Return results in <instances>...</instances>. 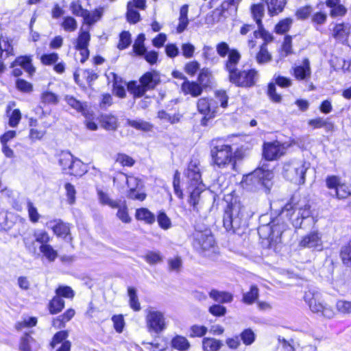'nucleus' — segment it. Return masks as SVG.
I'll return each instance as SVG.
<instances>
[{"instance_id": "obj_38", "label": "nucleus", "mask_w": 351, "mask_h": 351, "mask_svg": "<svg viewBox=\"0 0 351 351\" xmlns=\"http://www.w3.org/2000/svg\"><path fill=\"white\" fill-rule=\"evenodd\" d=\"M64 307V301L56 295L49 303V310L51 314L60 313Z\"/></svg>"}, {"instance_id": "obj_28", "label": "nucleus", "mask_w": 351, "mask_h": 351, "mask_svg": "<svg viewBox=\"0 0 351 351\" xmlns=\"http://www.w3.org/2000/svg\"><path fill=\"white\" fill-rule=\"evenodd\" d=\"M308 125L314 129L324 128L326 132L332 131L334 125L328 119L317 117L308 121Z\"/></svg>"}, {"instance_id": "obj_29", "label": "nucleus", "mask_w": 351, "mask_h": 351, "mask_svg": "<svg viewBox=\"0 0 351 351\" xmlns=\"http://www.w3.org/2000/svg\"><path fill=\"white\" fill-rule=\"evenodd\" d=\"M16 66H20L30 75H32L35 71V69L31 63V59L27 56H21L17 58L12 64V67H15Z\"/></svg>"}, {"instance_id": "obj_18", "label": "nucleus", "mask_w": 351, "mask_h": 351, "mask_svg": "<svg viewBox=\"0 0 351 351\" xmlns=\"http://www.w3.org/2000/svg\"><path fill=\"white\" fill-rule=\"evenodd\" d=\"M263 230H269L270 233L268 236L269 240V245L271 246L273 243H278L281 242V235L283 232L282 228L278 225H266L263 226L259 229V232Z\"/></svg>"}, {"instance_id": "obj_22", "label": "nucleus", "mask_w": 351, "mask_h": 351, "mask_svg": "<svg viewBox=\"0 0 351 351\" xmlns=\"http://www.w3.org/2000/svg\"><path fill=\"white\" fill-rule=\"evenodd\" d=\"M187 177L189 180V186L193 188L199 186V184H203L201 180L199 169L193 164H190L187 170Z\"/></svg>"}, {"instance_id": "obj_24", "label": "nucleus", "mask_w": 351, "mask_h": 351, "mask_svg": "<svg viewBox=\"0 0 351 351\" xmlns=\"http://www.w3.org/2000/svg\"><path fill=\"white\" fill-rule=\"evenodd\" d=\"M182 90L185 95L197 97L201 95L202 88L199 84L185 80L182 84Z\"/></svg>"}, {"instance_id": "obj_54", "label": "nucleus", "mask_w": 351, "mask_h": 351, "mask_svg": "<svg viewBox=\"0 0 351 351\" xmlns=\"http://www.w3.org/2000/svg\"><path fill=\"white\" fill-rule=\"evenodd\" d=\"M340 255L343 264L351 266V241L342 247Z\"/></svg>"}, {"instance_id": "obj_58", "label": "nucleus", "mask_w": 351, "mask_h": 351, "mask_svg": "<svg viewBox=\"0 0 351 351\" xmlns=\"http://www.w3.org/2000/svg\"><path fill=\"white\" fill-rule=\"evenodd\" d=\"M145 261L150 264L154 265L162 261V256L159 252L149 251L145 256Z\"/></svg>"}, {"instance_id": "obj_23", "label": "nucleus", "mask_w": 351, "mask_h": 351, "mask_svg": "<svg viewBox=\"0 0 351 351\" xmlns=\"http://www.w3.org/2000/svg\"><path fill=\"white\" fill-rule=\"evenodd\" d=\"M190 193L189 202L193 206L194 210H198L197 205L200 199V195L204 190V185L199 184V186H193V188H188Z\"/></svg>"}, {"instance_id": "obj_7", "label": "nucleus", "mask_w": 351, "mask_h": 351, "mask_svg": "<svg viewBox=\"0 0 351 351\" xmlns=\"http://www.w3.org/2000/svg\"><path fill=\"white\" fill-rule=\"evenodd\" d=\"M244 223V208L240 204H231L225 212L223 226L228 231L234 232Z\"/></svg>"}, {"instance_id": "obj_13", "label": "nucleus", "mask_w": 351, "mask_h": 351, "mask_svg": "<svg viewBox=\"0 0 351 351\" xmlns=\"http://www.w3.org/2000/svg\"><path fill=\"white\" fill-rule=\"evenodd\" d=\"M193 245L203 251L209 250L215 245V240L210 230L196 231L194 233Z\"/></svg>"}, {"instance_id": "obj_41", "label": "nucleus", "mask_w": 351, "mask_h": 351, "mask_svg": "<svg viewBox=\"0 0 351 351\" xmlns=\"http://www.w3.org/2000/svg\"><path fill=\"white\" fill-rule=\"evenodd\" d=\"M136 217L138 220L144 221L152 224L155 221V216L147 208H140L136 212Z\"/></svg>"}, {"instance_id": "obj_2", "label": "nucleus", "mask_w": 351, "mask_h": 351, "mask_svg": "<svg viewBox=\"0 0 351 351\" xmlns=\"http://www.w3.org/2000/svg\"><path fill=\"white\" fill-rule=\"evenodd\" d=\"M282 214L291 221L295 228H300L303 219L311 215V206L305 198L298 199L294 196L284 206Z\"/></svg>"}, {"instance_id": "obj_26", "label": "nucleus", "mask_w": 351, "mask_h": 351, "mask_svg": "<svg viewBox=\"0 0 351 351\" xmlns=\"http://www.w3.org/2000/svg\"><path fill=\"white\" fill-rule=\"evenodd\" d=\"M255 60L258 64L263 65L270 62L272 60V55L268 51L266 44H262L259 51L255 56Z\"/></svg>"}, {"instance_id": "obj_30", "label": "nucleus", "mask_w": 351, "mask_h": 351, "mask_svg": "<svg viewBox=\"0 0 351 351\" xmlns=\"http://www.w3.org/2000/svg\"><path fill=\"white\" fill-rule=\"evenodd\" d=\"M110 76H112V82H113V90L116 95L118 97L123 98L125 95V90L124 88V86L123 85V82L121 79L117 76L114 73H110L109 75H108V78L110 80Z\"/></svg>"}, {"instance_id": "obj_55", "label": "nucleus", "mask_w": 351, "mask_h": 351, "mask_svg": "<svg viewBox=\"0 0 351 351\" xmlns=\"http://www.w3.org/2000/svg\"><path fill=\"white\" fill-rule=\"evenodd\" d=\"M27 210L28 212L29 220L32 223L38 222L40 218V215L38 213L37 208L29 200H28L27 202Z\"/></svg>"}, {"instance_id": "obj_45", "label": "nucleus", "mask_w": 351, "mask_h": 351, "mask_svg": "<svg viewBox=\"0 0 351 351\" xmlns=\"http://www.w3.org/2000/svg\"><path fill=\"white\" fill-rule=\"evenodd\" d=\"M101 123L103 128L106 130H113L117 128V119L112 115H103L101 118Z\"/></svg>"}, {"instance_id": "obj_37", "label": "nucleus", "mask_w": 351, "mask_h": 351, "mask_svg": "<svg viewBox=\"0 0 351 351\" xmlns=\"http://www.w3.org/2000/svg\"><path fill=\"white\" fill-rule=\"evenodd\" d=\"M0 51L1 58H5L13 53V47L10 41L7 37L3 36L0 37Z\"/></svg>"}, {"instance_id": "obj_36", "label": "nucleus", "mask_w": 351, "mask_h": 351, "mask_svg": "<svg viewBox=\"0 0 351 351\" xmlns=\"http://www.w3.org/2000/svg\"><path fill=\"white\" fill-rule=\"evenodd\" d=\"M52 230L56 235L59 237L66 238L70 234V227L68 223L59 220L56 225L52 226Z\"/></svg>"}, {"instance_id": "obj_52", "label": "nucleus", "mask_w": 351, "mask_h": 351, "mask_svg": "<svg viewBox=\"0 0 351 351\" xmlns=\"http://www.w3.org/2000/svg\"><path fill=\"white\" fill-rule=\"evenodd\" d=\"M61 27L66 32H72L77 29V21L72 16H65L63 18Z\"/></svg>"}, {"instance_id": "obj_61", "label": "nucleus", "mask_w": 351, "mask_h": 351, "mask_svg": "<svg viewBox=\"0 0 351 351\" xmlns=\"http://www.w3.org/2000/svg\"><path fill=\"white\" fill-rule=\"evenodd\" d=\"M128 89L134 94V96L141 97L145 94L147 90L141 83L139 84L136 82H131L128 84Z\"/></svg>"}, {"instance_id": "obj_5", "label": "nucleus", "mask_w": 351, "mask_h": 351, "mask_svg": "<svg viewBox=\"0 0 351 351\" xmlns=\"http://www.w3.org/2000/svg\"><path fill=\"white\" fill-rule=\"evenodd\" d=\"M304 300L314 313L320 314L327 319H332L336 315V311L331 306L322 302L321 294L317 291L308 290L305 292Z\"/></svg>"}, {"instance_id": "obj_25", "label": "nucleus", "mask_w": 351, "mask_h": 351, "mask_svg": "<svg viewBox=\"0 0 351 351\" xmlns=\"http://www.w3.org/2000/svg\"><path fill=\"white\" fill-rule=\"evenodd\" d=\"M104 12V8L102 7L96 8L93 12H89L87 10L86 14H84L83 17L84 23L89 26L94 25L96 22L101 19Z\"/></svg>"}, {"instance_id": "obj_39", "label": "nucleus", "mask_w": 351, "mask_h": 351, "mask_svg": "<svg viewBox=\"0 0 351 351\" xmlns=\"http://www.w3.org/2000/svg\"><path fill=\"white\" fill-rule=\"evenodd\" d=\"M171 346L180 351H186L190 348V343L182 336H176L171 341Z\"/></svg>"}, {"instance_id": "obj_17", "label": "nucleus", "mask_w": 351, "mask_h": 351, "mask_svg": "<svg viewBox=\"0 0 351 351\" xmlns=\"http://www.w3.org/2000/svg\"><path fill=\"white\" fill-rule=\"evenodd\" d=\"M135 8L144 10L145 0H132L128 3L127 19L132 23H136L140 21V14L134 9Z\"/></svg>"}, {"instance_id": "obj_35", "label": "nucleus", "mask_w": 351, "mask_h": 351, "mask_svg": "<svg viewBox=\"0 0 351 351\" xmlns=\"http://www.w3.org/2000/svg\"><path fill=\"white\" fill-rule=\"evenodd\" d=\"M286 4L285 0H269L267 2L268 12L271 16L278 14L281 12Z\"/></svg>"}, {"instance_id": "obj_48", "label": "nucleus", "mask_w": 351, "mask_h": 351, "mask_svg": "<svg viewBox=\"0 0 351 351\" xmlns=\"http://www.w3.org/2000/svg\"><path fill=\"white\" fill-rule=\"evenodd\" d=\"M69 173L75 176H82L85 172V168L83 162L74 158L72 165L69 168Z\"/></svg>"}, {"instance_id": "obj_42", "label": "nucleus", "mask_w": 351, "mask_h": 351, "mask_svg": "<svg viewBox=\"0 0 351 351\" xmlns=\"http://www.w3.org/2000/svg\"><path fill=\"white\" fill-rule=\"evenodd\" d=\"M40 101L45 105H56L59 101V98L56 93L45 90L41 93Z\"/></svg>"}, {"instance_id": "obj_51", "label": "nucleus", "mask_w": 351, "mask_h": 351, "mask_svg": "<svg viewBox=\"0 0 351 351\" xmlns=\"http://www.w3.org/2000/svg\"><path fill=\"white\" fill-rule=\"evenodd\" d=\"M258 297V289L256 286L252 285L249 292L243 294V302L247 304H253Z\"/></svg>"}, {"instance_id": "obj_60", "label": "nucleus", "mask_w": 351, "mask_h": 351, "mask_svg": "<svg viewBox=\"0 0 351 351\" xmlns=\"http://www.w3.org/2000/svg\"><path fill=\"white\" fill-rule=\"evenodd\" d=\"M292 24V19L289 18L280 21L275 27V31L277 34H284L287 32Z\"/></svg>"}, {"instance_id": "obj_9", "label": "nucleus", "mask_w": 351, "mask_h": 351, "mask_svg": "<svg viewBox=\"0 0 351 351\" xmlns=\"http://www.w3.org/2000/svg\"><path fill=\"white\" fill-rule=\"evenodd\" d=\"M90 40L89 28H84L83 26L80 29L78 36L75 42V48L79 52L76 58L82 63H84L89 57L88 47Z\"/></svg>"}, {"instance_id": "obj_46", "label": "nucleus", "mask_w": 351, "mask_h": 351, "mask_svg": "<svg viewBox=\"0 0 351 351\" xmlns=\"http://www.w3.org/2000/svg\"><path fill=\"white\" fill-rule=\"evenodd\" d=\"M64 99L71 108L76 110L77 112H82V114L86 112V105L79 100H77L73 97L66 95Z\"/></svg>"}, {"instance_id": "obj_6", "label": "nucleus", "mask_w": 351, "mask_h": 351, "mask_svg": "<svg viewBox=\"0 0 351 351\" xmlns=\"http://www.w3.org/2000/svg\"><path fill=\"white\" fill-rule=\"evenodd\" d=\"M308 169V164L303 160H293L283 165L282 174L288 180L298 184L305 182V174Z\"/></svg>"}, {"instance_id": "obj_56", "label": "nucleus", "mask_w": 351, "mask_h": 351, "mask_svg": "<svg viewBox=\"0 0 351 351\" xmlns=\"http://www.w3.org/2000/svg\"><path fill=\"white\" fill-rule=\"evenodd\" d=\"M202 57L206 62L215 64L217 61V58L215 55L213 49L210 46L205 45L203 47Z\"/></svg>"}, {"instance_id": "obj_16", "label": "nucleus", "mask_w": 351, "mask_h": 351, "mask_svg": "<svg viewBox=\"0 0 351 351\" xmlns=\"http://www.w3.org/2000/svg\"><path fill=\"white\" fill-rule=\"evenodd\" d=\"M350 34L351 25L349 23H337L332 30V36L343 44L348 41Z\"/></svg>"}, {"instance_id": "obj_43", "label": "nucleus", "mask_w": 351, "mask_h": 351, "mask_svg": "<svg viewBox=\"0 0 351 351\" xmlns=\"http://www.w3.org/2000/svg\"><path fill=\"white\" fill-rule=\"evenodd\" d=\"M128 293L129 296L130 306L134 311H139L141 309V304L139 302L136 291L133 287H128Z\"/></svg>"}, {"instance_id": "obj_31", "label": "nucleus", "mask_w": 351, "mask_h": 351, "mask_svg": "<svg viewBox=\"0 0 351 351\" xmlns=\"http://www.w3.org/2000/svg\"><path fill=\"white\" fill-rule=\"evenodd\" d=\"M210 297L215 301L220 303H228L232 302V295L228 292L219 291L213 289L209 293Z\"/></svg>"}, {"instance_id": "obj_47", "label": "nucleus", "mask_w": 351, "mask_h": 351, "mask_svg": "<svg viewBox=\"0 0 351 351\" xmlns=\"http://www.w3.org/2000/svg\"><path fill=\"white\" fill-rule=\"evenodd\" d=\"M40 251L44 256L50 262L54 261L58 256V252L49 244H43L40 247Z\"/></svg>"}, {"instance_id": "obj_34", "label": "nucleus", "mask_w": 351, "mask_h": 351, "mask_svg": "<svg viewBox=\"0 0 351 351\" xmlns=\"http://www.w3.org/2000/svg\"><path fill=\"white\" fill-rule=\"evenodd\" d=\"M38 345L34 339L28 334H25L21 340L19 345L20 351H32L37 349Z\"/></svg>"}, {"instance_id": "obj_21", "label": "nucleus", "mask_w": 351, "mask_h": 351, "mask_svg": "<svg viewBox=\"0 0 351 351\" xmlns=\"http://www.w3.org/2000/svg\"><path fill=\"white\" fill-rule=\"evenodd\" d=\"M326 5L330 8V14L332 17L344 16L347 12L346 7L340 3V0H326Z\"/></svg>"}, {"instance_id": "obj_3", "label": "nucleus", "mask_w": 351, "mask_h": 351, "mask_svg": "<svg viewBox=\"0 0 351 351\" xmlns=\"http://www.w3.org/2000/svg\"><path fill=\"white\" fill-rule=\"evenodd\" d=\"M216 99L202 97L198 99L197 102V108L199 113L204 116L202 120V124H205L204 122L206 119H210L213 118L219 108V103L220 106L226 108L228 105V97L226 93L223 90H218L215 93Z\"/></svg>"}, {"instance_id": "obj_14", "label": "nucleus", "mask_w": 351, "mask_h": 351, "mask_svg": "<svg viewBox=\"0 0 351 351\" xmlns=\"http://www.w3.org/2000/svg\"><path fill=\"white\" fill-rule=\"evenodd\" d=\"M299 245L302 247L321 251L323 249L322 235L317 231H312L302 238Z\"/></svg>"}, {"instance_id": "obj_40", "label": "nucleus", "mask_w": 351, "mask_h": 351, "mask_svg": "<svg viewBox=\"0 0 351 351\" xmlns=\"http://www.w3.org/2000/svg\"><path fill=\"white\" fill-rule=\"evenodd\" d=\"M97 192L99 202L102 205H108L112 208H115L119 206V202L110 199L108 193L106 192L99 189L97 190Z\"/></svg>"}, {"instance_id": "obj_62", "label": "nucleus", "mask_w": 351, "mask_h": 351, "mask_svg": "<svg viewBox=\"0 0 351 351\" xmlns=\"http://www.w3.org/2000/svg\"><path fill=\"white\" fill-rule=\"evenodd\" d=\"M116 162L123 167H132L134 164V160L125 154H118L116 157Z\"/></svg>"}, {"instance_id": "obj_57", "label": "nucleus", "mask_w": 351, "mask_h": 351, "mask_svg": "<svg viewBox=\"0 0 351 351\" xmlns=\"http://www.w3.org/2000/svg\"><path fill=\"white\" fill-rule=\"evenodd\" d=\"M145 39V38L143 34H139L136 39L133 45V50L136 54L143 55L145 53L146 49L144 46Z\"/></svg>"}, {"instance_id": "obj_1", "label": "nucleus", "mask_w": 351, "mask_h": 351, "mask_svg": "<svg viewBox=\"0 0 351 351\" xmlns=\"http://www.w3.org/2000/svg\"><path fill=\"white\" fill-rule=\"evenodd\" d=\"M241 55L234 53L227 63V72L230 82L237 86L250 88L256 85L259 78L258 71L255 69L239 71L237 69Z\"/></svg>"}, {"instance_id": "obj_20", "label": "nucleus", "mask_w": 351, "mask_h": 351, "mask_svg": "<svg viewBox=\"0 0 351 351\" xmlns=\"http://www.w3.org/2000/svg\"><path fill=\"white\" fill-rule=\"evenodd\" d=\"M216 51L217 54L221 58H224L228 56V59L225 61L224 63V68L226 71H227V63L229 61L231 56L235 52L239 55H241L240 52L237 49H230L229 45L226 42L219 43L216 45Z\"/></svg>"}, {"instance_id": "obj_15", "label": "nucleus", "mask_w": 351, "mask_h": 351, "mask_svg": "<svg viewBox=\"0 0 351 351\" xmlns=\"http://www.w3.org/2000/svg\"><path fill=\"white\" fill-rule=\"evenodd\" d=\"M273 174L271 171L261 169L255 170L252 173L247 175L243 180V184H261L265 185V181L272 178Z\"/></svg>"}, {"instance_id": "obj_50", "label": "nucleus", "mask_w": 351, "mask_h": 351, "mask_svg": "<svg viewBox=\"0 0 351 351\" xmlns=\"http://www.w3.org/2000/svg\"><path fill=\"white\" fill-rule=\"evenodd\" d=\"M128 124L130 126H131L136 130H142L144 132L150 131L152 128V125L149 122H147V121H145L141 120V119H139V120L128 119Z\"/></svg>"}, {"instance_id": "obj_10", "label": "nucleus", "mask_w": 351, "mask_h": 351, "mask_svg": "<svg viewBox=\"0 0 351 351\" xmlns=\"http://www.w3.org/2000/svg\"><path fill=\"white\" fill-rule=\"evenodd\" d=\"M326 184L328 189L334 191L333 195L338 199H345L351 195V186L339 176H328Z\"/></svg>"}, {"instance_id": "obj_8", "label": "nucleus", "mask_w": 351, "mask_h": 351, "mask_svg": "<svg viewBox=\"0 0 351 351\" xmlns=\"http://www.w3.org/2000/svg\"><path fill=\"white\" fill-rule=\"evenodd\" d=\"M146 312L145 322L149 332L160 334L167 328V324L162 312L154 308H149Z\"/></svg>"}, {"instance_id": "obj_32", "label": "nucleus", "mask_w": 351, "mask_h": 351, "mask_svg": "<svg viewBox=\"0 0 351 351\" xmlns=\"http://www.w3.org/2000/svg\"><path fill=\"white\" fill-rule=\"evenodd\" d=\"M252 15L257 23L258 27L262 26V19L265 14V5L263 3H259L253 4L251 6Z\"/></svg>"}, {"instance_id": "obj_33", "label": "nucleus", "mask_w": 351, "mask_h": 351, "mask_svg": "<svg viewBox=\"0 0 351 351\" xmlns=\"http://www.w3.org/2000/svg\"><path fill=\"white\" fill-rule=\"evenodd\" d=\"M223 346L221 341L214 338H204L202 348L204 351H218Z\"/></svg>"}, {"instance_id": "obj_19", "label": "nucleus", "mask_w": 351, "mask_h": 351, "mask_svg": "<svg viewBox=\"0 0 351 351\" xmlns=\"http://www.w3.org/2000/svg\"><path fill=\"white\" fill-rule=\"evenodd\" d=\"M160 81L159 74L156 71L147 72L140 79V83L147 90L154 88Z\"/></svg>"}, {"instance_id": "obj_12", "label": "nucleus", "mask_w": 351, "mask_h": 351, "mask_svg": "<svg viewBox=\"0 0 351 351\" xmlns=\"http://www.w3.org/2000/svg\"><path fill=\"white\" fill-rule=\"evenodd\" d=\"M292 75L297 80L308 83L309 90L315 89L313 84L310 82L312 71L308 58H304L300 64L292 67Z\"/></svg>"}, {"instance_id": "obj_27", "label": "nucleus", "mask_w": 351, "mask_h": 351, "mask_svg": "<svg viewBox=\"0 0 351 351\" xmlns=\"http://www.w3.org/2000/svg\"><path fill=\"white\" fill-rule=\"evenodd\" d=\"M188 12L189 5L187 4L183 5L180 10L178 25L176 29L177 32L179 34L183 32L189 25Z\"/></svg>"}, {"instance_id": "obj_11", "label": "nucleus", "mask_w": 351, "mask_h": 351, "mask_svg": "<svg viewBox=\"0 0 351 351\" xmlns=\"http://www.w3.org/2000/svg\"><path fill=\"white\" fill-rule=\"evenodd\" d=\"M289 145L279 141L265 143L263 146V156L267 160H277L283 156Z\"/></svg>"}, {"instance_id": "obj_49", "label": "nucleus", "mask_w": 351, "mask_h": 351, "mask_svg": "<svg viewBox=\"0 0 351 351\" xmlns=\"http://www.w3.org/2000/svg\"><path fill=\"white\" fill-rule=\"evenodd\" d=\"M74 160L73 155L70 152H63L59 155V164L63 170H69Z\"/></svg>"}, {"instance_id": "obj_4", "label": "nucleus", "mask_w": 351, "mask_h": 351, "mask_svg": "<svg viewBox=\"0 0 351 351\" xmlns=\"http://www.w3.org/2000/svg\"><path fill=\"white\" fill-rule=\"evenodd\" d=\"M213 163L220 169L229 167L234 169L236 165L235 156L229 145L217 144L210 150Z\"/></svg>"}, {"instance_id": "obj_59", "label": "nucleus", "mask_w": 351, "mask_h": 351, "mask_svg": "<svg viewBox=\"0 0 351 351\" xmlns=\"http://www.w3.org/2000/svg\"><path fill=\"white\" fill-rule=\"evenodd\" d=\"M56 294L60 298L68 299H73L75 295L73 290L68 286H59L56 290Z\"/></svg>"}, {"instance_id": "obj_63", "label": "nucleus", "mask_w": 351, "mask_h": 351, "mask_svg": "<svg viewBox=\"0 0 351 351\" xmlns=\"http://www.w3.org/2000/svg\"><path fill=\"white\" fill-rule=\"evenodd\" d=\"M70 8L74 15L82 17H84L87 11V10H85L82 8V5L78 1H72L70 5Z\"/></svg>"}, {"instance_id": "obj_64", "label": "nucleus", "mask_w": 351, "mask_h": 351, "mask_svg": "<svg viewBox=\"0 0 351 351\" xmlns=\"http://www.w3.org/2000/svg\"><path fill=\"white\" fill-rule=\"evenodd\" d=\"M131 43V36L128 32H123L120 34L119 43L118 48L119 49H124L127 48Z\"/></svg>"}, {"instance_id": "obj_53", "label": "nucleus", "mask_w": 351, "mask_h": 351, "mask_svg": "<svg viewBox=\"0 0 351 351\" xmlns=\"http://www.w3.org/2000/svg\"><path fill=\"white\" fill-rule=\"evenodd\" d=\"M293 53L292 51V44H291V37L286 36L284 39L281 50L279 54V58L281 60L285 57Z\"/></svg>"}, {"instance_id": "obj_44", "label": "nucleus", "mask_w": 351, "mask_h": 351, "mask_svg": "<svg viewBox=\"0 0 351 351\" xmlns=\"http://www.w3.org/2000/svg\"><path fill=\"white\" fill-rule=\"evenodd\" d=\"M335 308L337 313L346 315L351 314V301L346 300H338L335 303Z\"/></svg>"}]
</instances>
